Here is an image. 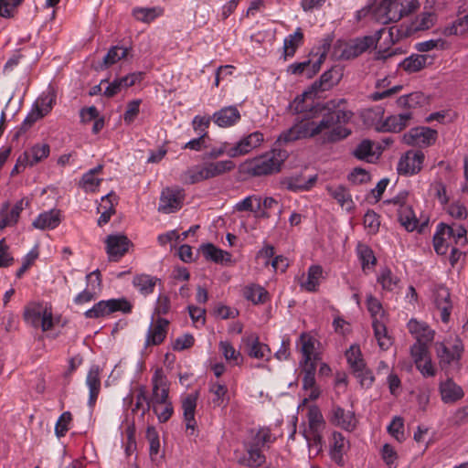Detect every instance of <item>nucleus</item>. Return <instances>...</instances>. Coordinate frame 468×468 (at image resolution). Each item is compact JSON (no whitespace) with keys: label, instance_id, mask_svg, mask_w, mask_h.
Listing matches in <instances>:
<instances>
[{"label":"nucleus","instance_id":"f257e3e1","mask_svg":"<svg viewBox=\"0 0 468 468\" xmlns=\"http://www.w3.org/2000/svg\"><path fill=\"white\" fill-rule=\"evenodd\" d=\"M323 108H313L305 115L297 116L293 125L282 132L278 141L290 143L300 139L318 138L323 144L346 138L351 131L341 125L334 127V116L323 114Z\"/></svg>","mask_w":468,"mask_h":468},{"label":"nucleus","instance_id":"f03ea898","mask_svg":"<svg viewBox=\"0 0 468 468\" xmlns=\"http://www.w3.org/2000/svg\"><path fill=\"white\" fill-rule=\"evenodd\" d=\"M285 159V152L272 149L261 155L245 161L243 170L252 176H263L276 174L281 171Z\"/></svg>","mask_w":468,"mask_h":468},{"label":"nucleus","instance_id":"7ed1b4c3","mask_svg":"<svg viewBox=\"0 0 468 468\" xmlns=\"http://www.w3.org/2000/svg\"><path fill=\"white\" fill-rule=\"evenodd\" d=\"M377 41L374 36H365L349 41L339 39L334 45L333 56L336 59L343 60L355 58L368 48L375 47Z\"/></svg>","mask_w":468,"mask_h":468},{"label":"nucleus","instance_id":"20e7f679","mask_svg":"<svg viewBox=\"0 0 468 468\" xmlns=\"http://www.w3.org/2000/svg\"><path fill=\"white\" fill-rule=\"evenodd\" d=\"M435 349L440 366L444 368L459 362L463 352V345L458 336L451 335L443 341L436 343Z\"/></svg>","mask_w":468,"mask_h":468},{"label":"nucleus","instance_id":"39448f33","mask_svg":"<svg viewBox=\"0 0 468 468\" xmlns=\"http://www.w3.org/2000/svg\"><path fill=\"white\" fill-rule=\"evenodd\" d=\"M132 311L131 303L124 298L102 300L95 303L84 313L86 318L96 319L105 317L115 312L128 314Z\"/></svg>","mask_w":468,"mask_h":468},{"label":"nucleus","instance_id":"423d86ee","mask_svg":"<svg viewBox=\"0 0 468 468\" xmlns=\"http://www.w3.org/2000/svg\"><path fill=\"white\" fill-rule=\"evenodd\" d=\"M438 138V132L426 126L411 128L403 135V142L415 147H429L435 144Z\"/></svg>","mask_w":468,"mask_h":468},{"label":"nucleus","instance_id":"0eeeda50","mask_svg":"<svg viewBox=\"0 0 468 468\" xmlns=\"http://www.w3.org/2000/svg\"><path fill=\"white\" fill-rule=\"evenodd\" d=\"M425 154L420 150H409L402 154L397 165L399 175L411 176L417 175L422 169Z\"/></svg>","mask_w":468,"mask_h":468},{"label":"nucleus","instance_id":"6e6552de","mask_svg":"<svg viewBox=\"0 0 468 468\" xmlns=\"http://www.w3.org/2000/svg\"><path fill=\"white\" fill-rule=\"evenodd\" d=\"M132 246L131 240L123 234H111L105 239V250L112 261H118Z\"/></svg>","mask_w":468,"mask_h":468},{"label":"nucleus","instance_id":"1a4fd4ad","mask_svg":"<svg viewBox=\"0 0 468 468\" xmlns=\"http://www.w3.org/2000/svg\"><path fill=\"white\" fill-rule=\"evenodd\" d=\"M184 190L180 188H165L160 197L158 210L170 214L181 208L184 201Z\"/></svg>","mask_w":468,"mask_h":468},{"label":"nucleus","instance_id":"9d476101","mask_svg":"<svg viewBox=\"0 0 468 468\" xmlns=\"http://www.w3.org/2000/svg\"><path fill=\"white\" fill-rule=\"evenodd\" d=\"M264 141L262 133L256 131L244 137L235 144L234 146L229 148L228 155L229 157H237L244 155L252 150L260 147Z\"/></svg>","mask_w":468,"mask_h":468},{"label":"nucleus","instance_id":"9b49d317","mask_svg":"<svg viewBox=\"0 0 468 468\" xmlns=\"http://www.w3.org/2000/svg\"><path fill=\"white\" fill-rule=\"evenodd\" d=\"M152 384H153V391L152 396L150 398V401H148V409L154 404H162L168 399L169 388L168 383L164 372L161 368H158L154 371L152 377Z\"/></svg>","mask_w":468,"mask_h":468},{"label":"nucleus","instance_id":"f8f14e48","mask_svg":"<svg viewBox=\"0 0 468 468\" xmlns=\"http://www.w3.org/2000/svg\"><path fill=\"white\" fill-rule=\"evenodd\" d=\"M374 16L383 25L397 22L403 17L399 3L397 0H382L376 8Z\"/></svg>","mask_w":468,"mask_h":468},{"label":"nucleus","instance_id":"ddd939ff","mask_svg":"<svg viewBox=\"0 0 468 468\" xmlns=\"http://www.w3.org/2000/svg\"><path fill=\"white\" fill-rule=\"evenodd\" d=\"M27 204L28 202L25 201L24 198L16 201L13 206L8 202L2 204L0 209V230L7 227L16 226L18 222L21 212Z\"/></svg>","mask_w":468,"mask_h":468},{"label":"nucleus","instance_id":"4468645a","mask_svg":"<svg viewBox=\"0 0 468 468\" xmlns=\"http://www.w3.org/2000/svg\"><path fill=\"white\" fill-rule=\"evenodd\" d=\"M317 341L308 333H303L300 335L298 346L302 354L301 365H316L320 359L319 353L316 350Z\"/></svg>","mask_w":468,"mask_h":468},{"label":"nucleus","instance_id":"2eb2a0df","mask_svg":"<svg viewBox=\"0 0 468 468\" xmlns=\"http://www.w3.org/2000/svg\"><path fill=\"white\" fill-rule=\"evenodd\" d=\"M168 325L169 322L165 318L158 317L153 320L146 333L144 347L162 344L166 337Z\"/></svg>","mask_w":468,"mask_h":468},{"label":"nucleus","instance_id":"dca6fc26","mask_svg":"<svg viewBox=\"0 0 468 468\" xmlns=\"http://www.w3.org/2000/svg\"><path fill=\"white\" fill-rule=\"evenodd\" d=\"M242 344L247 347L250 357L268 361L271 357L269 346L259 340L256 334H249L242 337Z\"/></svg>","mask_w":468,"mask_h":468},{"label":"nucleus","instance_id":"f3484780","mask_svg":"<svg viewBox=\"0 0 468 468\" xmlns=\"http://www.w3.org/2000/svg\"><path fill=\"white\" fill-rule=\"evenodd\" d=\"M433 302L436 308L441 312V321L448 323L452 309L449 290L442 285L437 286L433 293Z\"/></svg>","mask_w":468,"mask_h":468},{"label":"nucleus","instance_id":"a211bd4d","mask_svg":"<svg viewBox=\"0 0 468 468\" xmlns=\"http://www.w3.org/2000/svg\"><path fill=\"white\" fill-rule=\"evenodd\" d=\"M345 99L331 100L327 102V108L330 112L324 113V115L334 116V127L344 125L348 123L353 117V112L349 110L341 108L342 105L346 104Z\"/></svg>","mask_w":468,"mask_h":468},{"label":"nucleus","instance_id":"6ab92c4d","mask_svg":"<svg viewBox=\"0 0 468 468\" xmlns=\"http://www.w3.org/2000/svg\"><path fill=\"white\" fill-rule=\"evenodd\" d=\"M240 117V112L236 106H227L215 112L212 115V121L218 127L228 128L238 123Z\"/></svg>","mask_w":468,"mask_h":468},{"label":"nucleus","instance_id":"aec40b11","mask_svg":"<svg viewBox=\"0 0 468 468\" xmlns=\"http://www.w3.org/2000/svg\"><path fill=\"white\" fill-rule=\"evenodd\" d=\"M101 372L100 366L92 365L87 374L86 385L89 388L88 405L90 408H93L101 391Z\"/></svg>","mask_w":468,"mask_h":468},{"label":"nucleus","instance_id":"412c9836","mask_svg":"<svg viewBox=\"0 0 468 468\" xmlns=\"http://www.w3.org/2000/svg\"><path fill=\"white\" fill-rule=\"evenodd\" d=\"M330 421L347 431H351L356 428V420L355 414L351 410H346L339 406H334L331 410Z\"/></svg>","mask_w":468,"mask_h":468},{"label":"nucleus","instance_id":"4be33fe9","mask_svg":"<svg viewBox=\"0 0 468 468\" xmlns=\"http://www.w3.org/2000/svg\"><path fill=\"white\" fill-rule=\"evenodd\" d=\"M407 328L409 332L416 339V342L431 343L435 332L425 322L419 321L411 318L408 324Z\"/></svg>","mask_w":468,"mask_h":468},{"label":"nucleus","instance_id":"5701e85b","mask_svg":"<svg viewBox=\"0 0 468 468\" xmlns=\"http://www.w3.org/2000/svg\"><path fill=\"white\" fill-rule=\"evenodd\" d=\"M313 108H322L314 102V92L313 90L303 92L290 103L291 111L298 116L305 115Z\"/></svg>","mask_w":468,"mask_h":468},{"label":"nucleus","instance_id":"b1692460","mask_svg":"<svg viewBox=\"0 0 468 468\" xmlns=\"http://www.w3.org/2000/svg\"><path fill=\"white\" fill-rule=\"evenodd\" d=\"M198 394L197 392L187 394L182 399V410L184 420L186 422V430H191L194 432L197 421L195 419L196 408L197 404Z\"/></svg>","mask_w":468,"mask_h":468},{"label":"nucleus","instance_id":"393cba45","mask_svg":"<svg viewBox=\"0 0 468 468\" xmlns=\"http://www.w3.org/2000/svg\"><path fill=\"white\" fill-rule=\"evenodd\" d=\"M61 222V214L58 209H50L40 213L32 222L34 229L46 230L54 229Z\"/></svg>","mask_w":468,"mask_h":468},{"label":"nucleus","instance_id":"a878e982","mask_svg":"<svg viewBox=\"0 0 468 468\" xmlns=\"http://www.w3.org/2000/svg\"><path fill=\"white\" fill-rule=\"evenodd\" d=\"M442 234L447 235L452 246L463 247L467 244V231L460 224L446 225L442 223Z\"/></svg>","mask_w":468,"mask_h":468},{"label":"nucleus","instance_id":"bb28decb","mask_svg":"<svg viewBox=\"0 0 468 468\" xmlns=\"http://www.w3.org/2000/svg\"><path fill=\"white\" fill-rule=\"evenodd\" d=\"M348 449V441L338 431H334L330 441V456L337 464L343 463V456Z\"/></svg>","mask_w":468,"mask_h":468},{"label":"nucleus","instance_id":"cd10ccee","mask_svg":"<svg viewBox=\"0 0 468 468\" xmlns=\"http://www.w3.org/2000/svg\"><path fill=\"white\" fill-rule=\"evenodd\" d=\"M411 118L412 113L410 111L397 115H391L384 121L382 124V130L387 132L399 133L409 125Z\"/></svg>","mask_w":468,"mask_h":468},{"label":"nucleus","instance_id":"c85d7f7f","mask_svg":"<svg viewBox=\"0 0 468 468\" xmlns=\"http://www.w3.org/2000/svg\"><path fill=\"white\" fill-rule=\"evenodd\" d=\"M389 80L388 78H383L376 82V89L378 90L372 92L368 98L373 101H378L386 98L397 94L402 89V86L396 85L389 88Z\"/></svg>","mask_w":468,"mask_h":468},{"label":"nucleus","instance_id":"c756f323","mask_svg":"<svg viewBox=\"0 0 468 468\" xmlns=\"http://www.w3.org/2000/svg\"><path fill=\"white\" fill-rule=\"evenodd\" d=\"M440 393L444 403H452L463 397L462 388L452 379H447L441 383Z\"/></svg>","mask_w":468,"mask_h":468},{"label":"nucleus","instance_id":"7c9ffc66","mask_svg":"<svg viewBox=\"0 0 468 468\" xmlns=\"http://www.w3.org/2000/svg\"><path fill=\"white\" fill-rule=\"evenodd\" d=\"M303 42V33L298 27L294 33L288 35L283 40V59L287 60L288 58H292Z\"/></svg>","mask_w":468,"mask_h":468},{"label":"nucleus","instance_id":"2f4dec72","mask_svg":"<svg viewBox=\"0 0 468 468\" xmlns=\"http://www.w3.org/2000/svg\"><path fill=\"white\" fill-rule=\"evenodd\" d=\"M308 428L303 432L323 433L325 428V421L323 414L317 406H311L307 414Z\"/></svg>","mask_w":468,"mask_h":468},{"label":"nucleus","instance_id":"473e14b6","mask_svg":"<svg viewBox=\"0 0 468 468\" xmlns=\"http://www.w3.org/2000/svg\"><path fill=\"white\" fill-rule=\"evenodd\" d=\"M430 59L426 55L413 54L401 60L399 66L408 73H414L425 68Z\"/></svg>","mask_w":468,"mask_h":468},{"label":"nucleus","instance_id":"72a5a7b5","mask_svg":"<svg viewBox=\"0 0 468 468\" xmlns=\"http://www.w3.org/2000/svg\"><path fill=\"white\" fill-rule=\"evenodd\" d=\"M375 339L381 350H388L393 344V339L389 335L386 321H376L372 323Z\"/></svg>","mask_w":468,"mask_h":468},{"label":"nucleus","instance_id":"f704fd0d","mask_svg":"<svg viewBox=\"0 0 468 468\" xmlns=\"http://www.w3.org/2000/svg\"><path fill=\"white\" fill-rule=\"evenodd\" d=\"M48 306L41 303L33 302L28 303L24 310V320L27 324L37 328L39 326L40 317Z\"/></svg>","mask_w":468,"mask_h":468},{"label":"nucleus","instance_id":"c9c22d12","mask_svg":"<svg viewBox=\"0 0 468 468\" xmlns=\"http://www.w3.org/2000/svg\"><path fill=\"white\" fill-rule=\"evenodd\" d=\"M207 179L205 163L189 167L181 176V180L189 185L197 184Z\"/></svg>","mask_w":468,"mask_h":468},{"label":"nucleus","instance_id":"e433bc0d","mask_svg":"<svg viewBox=\"0 0 468 468\" xmlns=\"http://www.w3.org/2000/svg\"><path fill=\"white\" fill-rule=\"evenodd\" d=\"M50 148L47 144H35L28 150L25 151L22 155H27L29 166H34L37 163L49 155Z\"/></svg>","mask_w":468,"mask_h":468},{"label":"nucleus","instance_id":"4c0bfd02","mask_svg":"<svg viewBox=\"0 0 468 468\" xmlns=\"http://www.w3.org/2000/svg\"><path fill=\"white\" fill-rule=\"evenodd\" d=\"M327 190L330 196L334 197L344 209L349 211L353 208L354 203L351 195L345 186L341 185L330 186Z\"/></svg>","mask_w":468,"mask_h":468},{"label":"nucleus","instance_id":"58836bf2","mask_svg":"<svg viewBox=\"0 0 468 468\" xmlns=\"http://www.w3.org/2000/svg\"><path fill=\"white\" fill-rule=\"evenodd\" d=\"M239 463L251 468L260 467L265 463V456L259 446L251 444L247 449V455L239 459Z\"/></svg>","mask_w":468,"mask_h":468},{"label":"nucleus","instance_id":"ea45409f","mask_svg":"<svg viewBox=\"0 0 468 468\" xmlns=\"http://www.w3.org/2000/svg\"><path fill=\"white\" fill-rule=\"evenodd\" d=\"M207 178L219 176L234 169L235 165L231 160H220L205 163Z\"/></svg>","mask_w":468,"mask_h":468},{"label":"nucleus","instance_id":"a19ab883","mask_svg":"<svg viewBox=\"0 0 468 468\" xmlns=\"http://www.w3.org/2000/svg\"><path fill=\"white\" fill-rule=\"evenodd\" d=\"M347 364L352 371H360L361 367L367 365L361 348L354 344L346 351Z\"/></svg>","mask_w":468,"mask_h":468},{"label":"nucleus","instance_id":"79ce46f5","mask_svg":"<svg viewBox=\"0 0 468 468\" xmlns=\"http://www.w3.org/2000/svg\"><path fill=\"white\" fill-rule=\"evenodd\" d=\"M323 276V269L320 265H312L308 268L307 278L301 282L302 288L308 292H315L318 289Z\"/></svg>","mask_w":468,"mask_h":468},{"label":"nucleus","instance_id":"37998d69","mask_svg":"<svg viewBox=\"0 0 468 468\" xmlns=\"http://www.w3.org/2000/svg\"><path fill=\"white\" fill-rule=\"evenodd\" d=\"M398 218L399 221L406 230L413 231L418 228L419 220L416 218L411 206L408 205L406 207H402V208L398 211Z\"/></svg>","mask_w":468,"mask_h":468},{"label":"nucleus","instance_id":"c03bdc74","mask_svg":"<svg viewBox=\"0 0 468 468\" xmlns=\"http://www.w3.org/2000/svg\"><path fill=\"white\" fill-rule=\"evenodd\" d=\"M200 250L207 260L216 263H221L225 261H229L230 258V255L228 252L217 248L211 243L202 245Z\"/></svg>","mask_w":468,"mask_h":468},{"label":"nucleus","instance_id":"a18cd8bd","mask_svg":"<svg viewBox=\"0 0 468 468\" xmlns=\"http://www.w3.org/2000/svg\"><path fill=\"white\" fill-rule=\"evenodd\" d=\"M131 48L122 46H114L112 47L107 54L104 56L102 60V66L104 68H108L122 58H125L130 52Z\"/></svg>","mask_w":468,"mask_h":468},{"label":"nucleus","instance_id":"49530a36","mask_svg":"<svg viewBox=\"0 0 468 468\" xmlns=\"http://www.w3.org/2000/svg\"><path fill=\"white\" fill-rule=\"evenodd\" d=\"M102 169L101 165H98L85 173L82 176L80 186L86 192H94L98 188L101 179L97 177V174Z\"/></svg>","mask_w":468,"mask_h":468},{"label":"nucleus","instance_id":"de8ad7c7","mask_svg":"<svg viewBox=\"0 0 468 468\" xmlns=\"http://www.w3.org/2000/svg\"><path fill=\"white\" fill-rule=\"evenodd\" d=\"M219 351L224 358L234 366H238L242 362V356L233 345L229 341H220L218 344Z\"/></svg>","mask_w":468,"mask_h":468},{"label":"nucleus","instance_id":"09e8293b","mask_svg":"<svg viewBox=\"0 0 468 468\" xmlns=\"http://www.w3.org/2000/svg\"><path fill=\"white\" fill-rule=\"evenodd\" d=\"M244 297L255 304L262 303L266 301L268 292L267 291L257 284H250L243 290Z\"/></svg>","mask_w":468,"mask_h":468},{"label":"nucleus","instance_id":"8fccbe9b","mask_svg":"<svg viewBox=\"0 0 468 468\" xmlns=\"http://www.w3.org/2000/svg\"><path fill=\"white\" fill-rule=\"evenodd\" d=\"M353 154L359 160L373 163L377 157L373 151V143L369 140H363L354 150Z\"/></svg>","mask_w":468,"mask_h":468},{"label":"nucleus","instance_id":"3c124183","mask_svg":"<svg viewBox=\"0 0 468 468\" xmlns=\"http://www.w3.org/2000/svg\"><path fill=\"white\" fill-rule=\"evenodd\" d=\"M425 101L426 97L424 96V94L422 92L416 91L407 95L400 96L397 100V104L399 107L401 108L412 109L425 103Z\"/></svg>","mask_w":468,"mask_h":468},{"label":"nucleus","instance_id":"603ef678","mask_svg":"<svg viewBox=\"0 0 468 468\" xmlns=\"http://www.w3.org/2000/svg\"><path fill=\"white\" fill-rule=\"evenodd\" d=\"M209 392L214 396L212 399L214 406L220 407L225 406L228 403V388L224 383H220L218 381L211 383Z\"/></svg>","mask_w":468,"mask_h":468},{"label":"nucleus","instance_id":"864d4df0","mask_svg":"<svg viewBox=\"0 0 468 468\" xmlns=\"http://www.w3.org/2000/svg\"><path fill=\"white\" fill-rule=\"evenodd\" d=\"M367 308L371 315L372 323L376 321H386V314L382 303L371 294L367 297Z\"/></svg>","mask_w":468,"mask_h":468},{"label":"nucleus","instance_id":"5fc2aeb1","mask_svg":"<svg viewBox=\"0 0 468 468\" xmlns=\"http://www.w3.org/2000/svg\"><path fill=\"white\" fill-rule=\"evenodd\" d=\"M339 80V72L336 69H331L321 75L319 82H315L314 87L315 88L318 85L321 91H325L336 85Z\"/></svg>","mask_w":468,"mask_h":468},{"label":"nucleus","instance_id":"6e6d98bb","mask_svg":"<svg viewBox=\"0 0 468 468\" xmlns=\"http://www.w3.org/2000/svg\"><path fill=\"white\" fill-rule=\"evenodd\" d=\"M55 101V92L52 90H48L37 98L34 103V106L44 115H47L52 110Z\"/></svg>","mask_w":468,"mask_h":468},{"label":"nucleus","instance_id":"4d7b16f0","mask_svg":"<svg viewBox=\"0 0 468 468\" xmlns=\"http://www.w3.org/2000/svg\"><path fill=\"white\" fill-rule=\"evenodd\" d=\"M315 181L316 176L311 177L307 182L303 181L300 176H289L285 177L282 181V184L289 190L298 191L309 189Z\"/></svg>","mask_w":468,"mask_h":468},{"label":"nucleus","instance_id":"13d9d810","mask_svg":"<svg viewBox=\"0 0 468 468\" xmlns=\"http://www.w3.org/2000/svg\"><path fill=\"white\" fill-rule=\"evenodd\" d=\"M468 32V14L453 21L444 27L442 33L446 37L461 36Z\"/></svg>","mask_w":468,"mask_h":468},{"label":"nucleus","instance_id":"bf43d9fd","mask_svg":"<svg viewBox=\"0 0 468 468\" xmlns=\"http://www.w3.org/2000/svg\"><path fill=\"white\" fill-rule=\"evenodd\" d=\"M155 283L156 279L147 274L137 275L133 281V286L144 295L153 292Z\"/></svg>","mask_w":468,"mask_h":468},{"label":"nucleus","instance_id":"052dcab7","mask_svg":"<svg viewBox=\"0 0 468 468\" xmlns=\"http://www.w3.org/2000/svg\"><path fill=\"white\" fill-rule=\"evenodd\" d=\"M436 20V15L432 12H423L411 23V29L414 31L427 30L431 28Z\"/></svg>","mask_w":468,"mask_h":468},{"label":"nucleus","instance_id":"680f3d73","mask_svg":"<svg viewBox=\"0 0 468 468\" xmlns=\"http://www.w3.org/2000/svg\"><path fill=\"white\" fill-rule=\"evenodd\" d=\"M433 246L439 255L446 254L449 248L452 247L451 240L447 239V235L442 234V223L437 226V230L433 237Z\"/></svg>","mask_w":468,"mask_h":468},{"label":"nucleus","instance_id":"e2e57ef3","mask_svg":"<svg viewBox=\"0 0 468 468\" xmlns=\"http://www.w3.org/2000/svg\"><path fill=\"white\" fill-rule=\"evenodd\" d=\"M309 449V456L318 455L323 449V433L303 432Z\"/></svg>","mask_w":468,"mask_h":468},{"label":"nucleus","instance_id":"0e129e2a","mask_svg":"<svg viewBox=\"0 0 468 468\" xmlns=\"http://www.w3.org/2000/svg\"><path fill=\"white\" fill-rule=\"evenodd\" d=\"M235 210L237 211H250L256 212L261 207V199L260 197L252 195L245 197L239 201L235 205Z\"/></svg>","mask_w":468,"mask_h":468},{"label":"nucleus","instance_id":"69168bd1","mask_svg":"<svg viewBox=\"0 0 468 468\" xmlns=\"http://www.w3.org/2000/svg\"><path fill=\"white\" fill-rule=\"evenodd\" d=\"M378 282L381 284L384 290L392 291L398 286L399 279L393 275L389 269L384 268L378 276Z\"/></svg>","mask_w":468,"mask_h":468},{"label":"nucleus","instance_id":"338daca9","mask_svg":"<svg viewBox=\"0 0 468 468\" xmlns=\"http://www.w3.org/2000/svg\"><path fill=\"white\" fill-rule=\"evenodd\" d=\"M133 15L138 21L150 23L154 21L160 13L156 8L137 7L133 10Z\"/></svg>","mask_w":468,"mask_h":468},{"label":"nucleus","instance_id":"774afa93","mask_svg":"<svg viewBox=\"0 0 468 468\" xmlns=\"http://www.w3.org/2000/svg\"><path fill=\"white\" fill-rule=\"evenodd\" d=\"M430 343L415 342L410 347V355L414 364L423 362L429 356L428 345Z\"/></svg>","mask_w":468,"mask_h":468}]
</instances>
